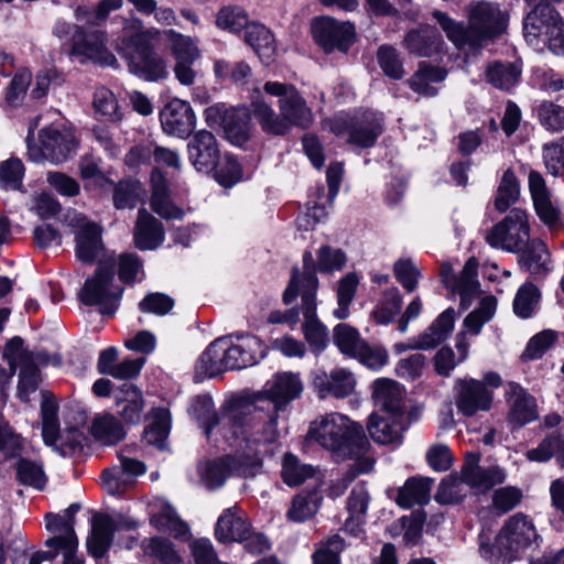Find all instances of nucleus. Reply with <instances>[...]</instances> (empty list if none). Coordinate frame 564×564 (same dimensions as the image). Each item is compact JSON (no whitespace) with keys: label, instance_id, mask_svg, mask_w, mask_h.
Segmentation results:
<instances>
[{"label":"nucleus","instance_id":"35","mask_svg":"<svg viewBox=\"0 0 564 564\" xmlns=\"http://www.w3.org/2000/svg\"><path fill=\"white\" fill-rule=\"evenodd\" d=\"M134 245L140 250H153L164 241V229L160 220L145 208H140L133 229Z\"/></svg>","mask_w":564,"mask_h":564},{"label":"nucleus","instance_id":"53","mask_svg":"<svg viewBox=\"0 0 564 564\" xmlns=\"http://www.w3.org/2000/svg\"><path fill=\"white\" fill-rule=\"evenodd\" d=\"M359 279L354 272L347 273L338 281L336 290L337 308L333 312L337 319H346L349 316V305L355 299Z\"/></svg>","mask_w":564,"mask_h":564},{"label":"nucleus","instance_id":"60","mask_svg":"<svg viewBox=\"0 0 564 564\" xmlns=\"http://www.w3.org/2000/svg\"><path fill=\"white\" fill-rule=\"evenodd\" d=\"M520 195V185L511 170L505 171L497 189L495 207L499 213H505Z\"/></svg>","mask_w":564,"mask_h":564},{"label":"nucleus","instance_id":"64","mask_svg":"<svg viewBox=\"0 0 564 564\" xmlns=\"http://www.w3.org/2000/svg\"><path fill=\"white\" fill-rule=\"evenodd\" d=\"M540 124L552 132L564 130V107L543 101L536 109Z\"/></svg>","mask_w":564,"mask_h":564},{"label":"nucleus","instance_id":"22","mask_svg":"<svg viewBox=\"0 0 564 564\" xmlns=\"http://www.w3.org/2000/svg\"><path fill=\"white\" fill-rule=\"evenodd\" d=\"M303 391V383L297 373L280 372L268 381L260 392L259 398L273 404V411L280 412Z\"/></svg>","mask_w":564,"mask_h":564},{"label":"nucleus","instance_id":"34","mask_svg":"<svg viewBox=\"0 0 564 564\" xmlns=\"http://www.w3.org/2000/svg\"><path fill=\"white\" fill-rule=\"evenodd\" d=\"M3 357L8 360L10 369L7 371L6 369L0 368L2 376L0 378V386L10 382L18 366L22 367L25 364H32L33 361L47 365L51 361L47 354L43 351L31 352L26 350L23 346V339L19 336H15L8 341L3 350Z\"/></svg>","mask_w":564,"mask_h":564},{"label":"nucleus","instance_id":"55","mask_svg":"<svg viewBox=\"0 0 564 564\" xmlns=\"http://www.w3.org/2000/svg\"><path fill=\"white\" fill-rule=\"evenodd\" d=\"M333 340L341 354L351 358L356 357L365 344L359 332L348 324H338L334 327Z\"/></svg>","mask_w":564,"mask_h":564},{"label":"nucleus","instance_id":"5","mask_svg":"<svg viewBox=\"0 0 564 564\" xmlns=\"http://www.w3.org/2000/svg\"><path fill=\"white\" fill-rule=\"evenodd\" d=\"M120 51L129 72L134 76L147 82H160L169 77L167 62L154 50L147 33H135L128 40L123 39Z\"/></svg>","mask_w":564,"mask_h":564},{"label":"nucleus","instance_id":"19","mask_svg":"<svg viewBox=\"0 0 564 564\" xmlns=\"http://www.w3.org/2000/svg\"><path fill=\"white\" fill-rule=\"evenodd\" d=\"M240 399L230 400L226 405L221 408L220 413H217L214 409L213 399L207 395H197L192 404V411L195 419L199 422L204 429V434L208 440L213 436H221L224 431H230V423L227 422V415L230 406Z\"/></svg>","mask_w":564,"mask_h":564},{"label":"nucleus","instance_id":"48","mask_svg":"<svg viewBox=\"0 0 564 564\" xmlns=\"http://www.w3.org/2000/svg\"><path fill=\"white\" fill-rule=\"evenodd\" d=\"M42 395L41 414L43 441L47 446L53 447L62 456H65L66 452L58 447L59 423L57 419V405L55 401L45 393H42Z\"/></svg>","mask_w":564,"mask_h":564},{"label":"nucleus","instance_id":"31","mask_svg":"<svg viewBox=\"0 0 564 564\" xmlns=\"http://www.w3.org/2000/svg\"><path fill=\"white\" fill-rule=\"evenodd\" d=\"M228 370H230V366L227 359L226 339L218 338L209 344L196 361L194 379L200 382Z\"/></svg>","mask_w":564,"mask_h":564},{"label":"nucleus","instance_id":"18","mask_svg":"<svg viewBox=\"0 0 564 564\" xmlns=\"http://www.w3.org/2000/svg\"><path fill=\"white\" fill-rule=\"evenodd\" d=\"M260 465L259 459L246 463L241 457L225 456L207 464L203 473V479L207 487L218 488L232 475L245 478L254 476Z\"/></svg>","mask_w":564,"mask_h":564},{"label":"nucleus","instance_id":"32","mask_svg":"<svg viewBox=\"0 0 564 564\" xmlns=\"http://www.w3.org/2000/svg\"><path fill=\"white\" fill-rule=\"evenodd\" d=\"M318 288V280L315 274V262L310 251H306L303 256V272L300 273L297 268L292 271V276L288 288L283 293L284 304H291L296 296L301 293L302 295H312L316 297V291Z\"/></svg>","mask_w":564,"mask_h":564},{"label":"nucleus","instance_id":"15","mask_svg":"<svg viewBox=\"0 0 564 564\" xmlns=\"http://www.w3.org/2000/svg\"><path fill=\"white\" fill-rule=\"evenodd\" d=\"M492 391L476 379H457L454 384V402L464 416H474L478 412L489 411L492 404Z\"/></svg>","mask_w":564,"mask_h":564},{"label":"nucleus","instance_id":"39","mask_svg":"<svg viewBox=\"0 0 564 564\" xmlns=\"http://www.w3.org/2000/svg\"><path fill=\"white\" fill-rule=\"evenodd\" d=\"M321 398L330 394L343 399L350 395L356 388V379L351 371L345 368H336L328 375L325 373L315 381Z\"/></svg>","mask_w":564,"mask_h":564},{"label":"nucleus","instance_id":"47","mask_svg":"<svg viewBox=\"0 0 564 564\" xmlns=\"http://www.w3.org/2000/svg\"><path fill=\"white\" fill-rule=\"evenodd\" d=\"M432 479L412 477L399 489L397 503L402 508H412L430 501Z\"/></svg>","mask_w":564,"mask_h":564},{"label":"nucleus","instance_id":"46","mask_svg":"<svg viewBox=\"0 0 564 564\" xmlns=\"http://www.w3.org/2000/svg\"><path fill=\"white\" fill-rule=\"evenodd\" d=\"M156 33L162 34L167 41L175 63L196 62L199 59L200 51L195 39L176 32L173 29H167L162 32L156 31Z\"/></svg>","mask_w":564,"mask_h":564},{"label":"nucleus","instance_id":"8","mask_svg":"<svg viewBox=\"0 0 564 564\" xmlns=\"http://www.w3.org/2000/svg\"><path fill=\"white\" fill-rule=\"evenodd\" d=\"M494 248L508 252H519L530 241L528 215L520 208H513L486 236Z\"/></svg>","mask_w":564,"mask_h":564},{"label":"nucleus","instance_id":"11","mask_svg":"<svg viewBox=\"0 0 564 564\" xmlns=\"http://www.w3.org/2000/svg\"><path fill=\"white\" fill-rule=\"evenodd\" d=\"M263 91L278 98L279 110L290 129L293 126L307 128L313 122V113L294 85L269 80Z\"/></svg>","mask_w":564,"mask_h":564},{"label":"nucleus","instance_id":"57","mask_svg":"<svg viewBox=\"0 0 564 564\" xmlns=\"http://www.w3.org/2000/svg\"><path fill=\"white\" fill-rule=\"evenodd\" d=\"M477 269L478 262L475 258H469L459 276H457V285L453 288V292H458L460 295L462 304L467 305V302L471 300L478 293L479 283L477 281Z\"/></svg>","mask_w":564,"mask_h":564},{"label":"nucleus","instance_id":"40","mask_svg":"<svg viewBox=\"0 0 564 564\" xmlns=\"http://www.w3.org/2000/svg\"><path fill=\"white\" fill-rule=\"evenodd\" d=\"M250 524L237 507L228 508L218 518L215 534L223 543L240 542L246 539Z\"/></svg>","mask_w":564,"mask_h":564},{"label":"nucleus","instance_id":"17","mask_svg":"<svg viewBox=\"0 0 564 564\" xmlns=\"http://www.w3.org/2000/svg\"><path fill=\"white\" fill-rule=\"evenodd\" d=\"M73 57L80 63L90 61L93 63L116 67V56L106 48L104 33L99 31L84 32L77 29L73 34Z\"/></svg>","mask_w":564,"mask_h":564},{"label":"nucleus","instance_id":"61","mask_svg":"<svg viewBox=\"0 0 564 564\" xmlns=\"http://www.w3.org/2000/svg\"><path fill=\"white\" fill-rule=\"evenodd\" d=\"M378 64L386 76L391 79H401L405 72L398 50L391 45L383 44L377 51Z\"/></svg>","mask_w":564,"mask_h":564},{"label":"nucleus","instance_id":"9","mask_svg":"<svg viewBox=\"0 0 564 564\" xmlns=\"http://www.w3.org/2000/svg\"><path fill=\"white\" fill-rule=\"evenodd\" d=\"M251 115V109L246 107L227 108L220 104L205 110L206 122L210 127H221L228 141L239 147L250 139Z\"/></svg>","mask_w":564,"mask_h":564},{"label":"nucleus","instance_id":"16","mask_svg":"<svg viewBox=\"0 0 564 564\" xmlns=\"http://www.w3.org/2000/svg\"><path fill=\"white\" fill-rule=\"evenodd\" d=\"M40 143L29 142L28 155L30 161L42 163L48 161L52 164H59L67 160L70 151L67 137L55 126H50L41 130Z\"/></svg>","mask_w":564,"mask_h":564},{"label":"nucleus","instance_id":"29","mask_svg":"<svg viewBox=\"0 0 564 564\" xmlns=\"http://www.w3.org/2000/svg\"><path fill=\"white\" fill-rule=\"evenodd\" d=\"M128 449L119 454L120 466L105 469L101 479L104 489L110 495H120L127 489V481L123 478L128 476H140L147 470L143 462L130 457Z\"/></svg>","mask_w":564,"mask_h":564},{"label":"nucleus","instance_id":"26","mask_svg":"<svg viewBox=\"0 0 564 564\" xmlns=\"http://www.w3.org/2000/svg\"><path fill=\"white\" fill-rule=\"evenodd\" d=\"M188 158L199 172H210L219 161V149L215 135L207 131L196 132L187 143Z\"/></svg>","mask_w":564,"mask_h":564},{"label":"nucleus","instance_id":"1","mask_svg":"<svg viewBox=\"0 0 564 564\" xmlns=\"http://www.w3.org/2000/svg\"><path fill=\"white\" fill-rule=\"evenodd\" d=\"M447 40L459 51L479 52L506 29V17L498 6L477 2L468 7V24L452 19L440 10L432 12Z\"/></svg>","mask_w":564,"mask_h":564},{"label":"nucleus","instance_id":"50","mask_svg":"<svg viewBox=\"0 0 564 564\" xmlns=\"http://www.w3.org/2000/svg\"><path fill=\"white\" fill-rule=\"evenodd\" d=\"M91 435L105 445H113L124 438L121 423L111 414H102L94 419L90 425Z\"/></svg>","mask_w":564,"mask_h":564},{"label":"nucleus","instance_id":"24","mask_svg":"<svg viewBox=\"0 0 564 564\" xmlns=\"http://www.w3.org/2000/svg\"><path fill=\"white\" fill-rule=\"evenodd\" d=\"M456 313L453 308L445 310L431 326L409 344H397L395 350L403 352L409 349H432L443 343L454 328Z\"/></svg>","mask_w":564,"mask_h":564},{"label":"nucleus","instance_id":"38","mask_svg":"<svg viewBox=\"0 0 564 564\" xmlns=\"http://www.w3.org/2000/svg\"><path fill=\"white\" fill-rule=\"evenodd\" d=\"M519 265L535 278L545 276L550 271L551 253L541 239L530 240L519 251Z\"/></svg>","mask_w":564,"mask_h":564},{"label":"nucleus","instance_id":"62","mask_svg":"<svg viewBox=\"0 0 564 564\" xmlns=\"http://www.w3.org/2000/svg\"><path fill=\"white\" fill-rule=\"evenodd\" d=\"M496 307V299L494 296H485L481 299L479 306L465 317L464 327L473 335H478L482 325L492 318Z\"/></svg>","mask_w":564,"mask_h":564},{"label":"nucleus","instance_id":"3","mask_svg":"<svg viewBox=\"0 0 564 564\" xmlns=\"http://www.w3.org/2000/svg\"><path fill=\"white\" fill-rule=\"evenodd\" d=\"M278 412L264 414L254 404L240 399L228 411L230 431H224L223 438L231 445L245 444L246 448L259 453L261 446L278 442Z\"/></svg>","mask_w":564,"mask_h":564},{"label":"nucleus","instance_id":"7","mask_svg":"<svg viewBox=\"0 0 564 564\" xmlns=\"http://www.w3.org/2000/svg\"><path fill=\"white\" fill-rule=\"evenodd\" d=\"M45 529L51 536L45 541L47 551H37L30 557L29 564H42L63 555L64 564H70V507L59 513L45 514Z\"/></svg>","mask_w":564,"mask_h":564},{"label":"nucleus","instance_id":"21","mask_svg":"<svg viewBox=\"0 0 564 564\" xmlns=\"http://www.w3.org/2000/svg\"><path fill=\"white\" fill-rule=\"evenodd\" d=\"M479 453H466L460 470L464 484L478 492H486L496 485H500L505 481L506 474L501 468L497 466L484 468L479 465Z\"/></svg>","mask_w":564,"mask_h":564},{"label":"nucleus","instance_id":"12","mask_svg":"<svg viewBox=\"0 0 564 564\" xmlns=\"http://www.w3.org/2000/svg\"><path fill=\"white\" fill-rule=\"evenodd\" d=\"M563 26V20L552 6L538 3L524 19L523 35L530 45L542 48L560 34Z\"/></svg>","mask_w":564,"mask_h":564},{"label":"nucleus","instance_id":"30","mask_svg":"<svg viewBox=\"0 0 564 564\" xmlns=\"http://www.w3.org/2000/svg\"><path fill=\"white\" fill-rule=\"evenodd\" d=\"M510 405L508 419L516 426H523L538 419L535 399L520 384L509 382L506 392Z\"/></svg>","mask_w":564,"mask_h":564},{"label":"nucleus","instance_id":"51","mask_svg":"<svg viewBox=\"0 0 564 564\" xmlns=\"http://www.w3.org/2000/svg\"><path fill=\"white\" fill-rule=\"evenodd\" d=\"M321 500L316 490L300 492L293 498L292 506L286 513L289 520L304 522L311 519L318 511Z\"/></svg>","mask_w":564,"mask_h":564},{"label":"nucleus","instance_id":"41","mask_svg":"<svg viewBox=\"0 0 564 564\" xmlns=\"http://www.w3.org/2000/svg\"><path fill=\"white\" fill-rule=\"evenodd\" d=\"M115 401L119 415L128 424H137L141 420L144 401L141 391L131 383H123L115 392Z\"/></svg>","mask_w":564,"mask_h":564},{"label":"nucleus","instance_id":"33","mask_svg":"<svg viewBox=\"0 0 564 564\" xmlns=\"http://www.w3.org/2000/svg\"><path fill=\"white\" fill-rule=\"evenodd\" d=\"M226 351L230 370L251 367L265 356V347L256 336H246L237 344H230L226 339Z\"/></svg>","mask_w":564,"mask_h":564},{"label":"nucleus","instance_id":"13","mask_svg":"<svg viewBox=\"0 0 564 564\" xmlns=\"http://www.w3.org/2000/svg\"><path fill=\"white\" fill-rule=\"evenodd\" d=\"M312 34L315 42L327 54L334 51L346 53L356 37L352 23L339 22L329 17L313 20Z\"/></svg>","mask_w":564,"mask_h":564},{"label":"nucleus","instance_id":"49","mask_svg":"<svg viewBox=\"0 0 564 564\" xmlns=\"http://www.w3.org/2000/svg\"><path fill=\"white\" fill-rule=\"evenodd\" d=\"M145 189L140 181L124 178L113 186L112 202L117 209H133L137 204L143 200Z\"/></svg>","mask_w":564,"mask_h":564},{"label":"nucleus","instance_id":"42","mask_svg":"<svg viewBox=\"0 0 564 564\" xmlns=\"http://www.w3.org/2000/svg\"><path fill=\"white\" fill-rule=\"evenodd\" d=\"M446 77L447 70L444 67L421 62L416 72L409 78L408 84L416 94L424 97H434L438 90L432 84L442 83Z\"/></svg>","mask_w":564,"mask_h":564},{"label":"nucleus","instance_id":"52","mask_svg":"<svg viewBox=\"0 0 564 564\" xmlns=\"http://www.w3.org/2000/svg\"><path fill=\"white\" fill-rule=\"evenodd\" d=\"M148 427L144 430V441L151 445L162 447L170 432V412L164 408H156L150 412Z\"/></svg>","mask_w":564,"mask_h":564},{"label":"nucleus","instance_id":"56","mask_svg":"<svg viewBox=\"0 0 564 564\" xmlns=\"http://www.w3.org/2000/svg\"><path fill=\"white\" fill-rule=\"evenodd\" d=\"M73 412L75 413L73 415V422L76 424V426L73 425V456L77 453L86 456L90 449L89 438L87 436V434L90 433V426L87 425L88 413L79 403L73 406Z\"/></svg>","mask_w":564,"mask_h":564},{"label":"nucleus","instance_id":"4","mask_svg":"<svg viewBox=\"0 0 564 564\" xmlns=\"http://www.w3.org/2000/svg\"><path fill=\"white\" fill-rule=\"evenodd\" d=\"M539 538L533 520L518 512L505 521L494 538L480 533L479 552L489 564H510Z\"/></svg>","mask_w":564,"mask_h":564},{"label":"nucleus","instance_id":"27","mask_svg":"<svg viewBox=\"0 0 564 564\" xmlns=\"http://www.w3.org/2000/svg\"><path fill=\"white\" fill-rule=\"evenodd\" d=\"M264 91L254 88L250 94V107L253 118L258 121L261 130L270 135L282 137L291 130L280 111L276 113L274 109L264 99Z\"/></svg>","mask_w":564,"mask_h":564},{"label":"nucleus","instance_id":"23","mask_svg":"<svg viewBox=\"0 0 564 564\" xmlns=\"http://www.w3.org/2000/svg\"><path fill=\"white\" fill-rule=\"evenodd\" d=\"M402 46L410 55L419 57L443 54L447 47L438 30L430 24H421L408 31L403 37Z\"/></svg>","mask_w":564,"mask_h":564},{"label":"nucleus","instance_id":"6","mask_svg":"<svg viewBox=\"0 0 564 564\" xmlns=\"http://www.w3.org/2000/svg\"><path fill=\"white\" fill-rule=\"evenodd\" d=\"M113 271L99 265L78 292V300L86 306H98L102 315H112L118 306L122 289L113 284Z\"/></svg>","mask_w":564,"mask_h":564},{"label":"nucleus","instance_id":"2","mask_svg":"<svg viewBox=\"0 0 564 564\" xmlns=\"http://www.w3.org/2000/svg\"><path fill=\"white\" fill-rule=\"evenodd\" d=\"M307 436L322 447L355 460L360 473H369L375 459L369 456L370 443L362 425L339 413L323 415L311 423Z\"/></svg>","mask_w":564,"mask_h":564},{"label":"nucleus","instance_id":"10","mask_svg":"<svg viewBox=\"0 0 564 564\" xmlns=\"http://www.w3.org/2000/svg\"><path fill=\"white\" fill-rule=\"evenodd\" d=\"M332 131L337 135L347 134L349 144L371 148L383 132V118L378 112L367 110L347 120H335Z\"/></svg>","mask_w":564,"mask_h":564},{"label":"nucleus","instance_id":"63","mask_svg":"<svg viewBox=\"0 0 564 564\" xmlns=\"http://www.w3.org/2000/svg\"><path fill=\"white\" fill-rule=\"evenodd\" d=\"M24 165L18 158H10L0 164V188L15 191L22 186Z\"/></svg>","mask_w":564,"mask_h":564},{"label":"nucleus","instance_id":"43","mask_svg":"<svg viewBox=\"0 0 564 564\" xmlns=\"http://www.w3.org/2000/svg\"><path fill=\"white\" fill-rule=\"evenodd\" d=\"M245 42L259 58L270 64L276 54V45L273 34L269 29L259 23H250L245 31Z\"/></svg>","mask_w":564,"mask_h":564},{"label":"nucleus","instance_id":"59","mask_svg":"<svg viewBox=\"0 0 564 564\" xmlns=\"http://www.w3.org/2000/svg\"><path fill=\"white\" fill-rule=\"evenodd\" d=\"M314 468L311 465L302 464L300 459L286 453L283 458L281 476L289 486H300L314 476Z\"/></svg>","mask_w":564,"mask_h":564},{"label":"nucleus","instance_id":"36","mask_svg":"<svg viewBox=\"0 0 564 564\" xmlns=\"http://www.w3.org/2000/svg\"><path fill=\"white\" fill-rule=\"evenodd\" d=\"M150 181L152 188L150 206L152 210L164 219H181L184 212L172 203L169 184L163 173L154 169Z\"/></svg>","mask_w":564,"mask_h":564},{"label":"nucleus","instance_id":"58","mask_svg":"<svg viewBox=\"0 0 564 564\" xmlns=\"http://www.w3.org/2000/svg\"><path fill=\"white\" fill-rule=\"evenodd\" d=\"M93 106L97 113L110 122H120L123 119V112L115 94L106 87L95 90Z\"/></svg>","mask_w":564,"mask_h":564},{"label":"nucleus","instance_id":"20","mask_svg":"<svg viewBox=\"0 0 564 564\" xmlns=\"http://www.w3.org/2000/svg\"><path fill=\"white\" fill-rule=\"evenodd\" d=\"M163 131L173 137L185 139L195 128V113L189 102L174 98L160 112Z\"/></svg>","mask_w":564,"mask_h":564},{"label":"nucleus","instance_id":"44","mask_svg":"<svg viewBox=\"0 0 564 564\" xmlns=\"http://www.w3.org/2000/svg\"><path fill=\"white\" fill-rule=\"evenodd\" d=\"M115 532L113 521L105 514L93 519L91 534L87 539V549L96 558H102L112 543Z\"/></svg>","mask_w":564,"mask_h":564},{"label":"nucleus","instance_id":"28","mask_svg":"<svg viewBox=\"0 0 564 564\" xmlns=\"http://www.w3.org/2000/svg\"><path fill=\"white\" fill-rule=\"evenodd\" d=\"M301 302V312L304 317L302 332L312 351L318 355L327 347V328L317 318L316 297H313L312 295H302Z\"/></svg>","mask_w":564,"mask_h":564},{"label":"nucleus","instance_id":"54","mask_svg":"<svg viewBox=\"0 0 564 564\" xmlns=\"http://www.w3.org/2000/svg\"><path fill=\"white\" fill-rule=\"evenodd\" d=\"M151 523L158 530L169 532L175 538H186L189 534V527L180 519L170 505H164L161 511L151 518Z\"/></svg>","mask_w":564,"mask_h":564},{"label":"nucleus","instance_id":"37","mask_svg":"<svg viewBox=\"0 0 564 564\" xmlns=\"http://www.w3.org/2000/svg\"><path fill=\"white\" fill-rule=\"evenodd\" d=\"M372 398L376 405L387 414L405 415L403 389L394 380L377 379L372 384Z\"/></svg>","mask_w":564,"mask_h":564},{"label":"nucleus","instance_id":"45","mask_svg":"<svg viewBox=\"0 0 564 564\" xmlns=\"http://www.w3.org/2000/svg\"><path fill=\"white\" fill-rule=\"evenodd\" d=\"M522 74V65L519 62L495 61L486 67L485 75L489 84L501 90H509L516 86Z\"/></svg>","mask_w":564,"mask_h":564},{"label":"nucleus","instance_id":"14","mask_svg":"<svg viewBox=\"0 0 564 564\" xmlns=\"http://www.w3.org/2000/svg\"><path fill=\"white\" fill-rule=\"evenodd\" d=\"M76 258L86 264H93L104 250L102 227L89 220L83 214H73Z\"/></svg>","mask_w":564,"mask_h":564},{"label":"nucleus","instance_id":"25","mask_svg":"<svg viewBox=\"0 0 564 564\" xmlns=\"http://www.w3.org/2000/svg\"><path fill=\"white\" fill-rule=\"evenodd\" d=\"M368 432L371 438L381 445H400L403 433L408 429L405 415L373 413L368 420Z\"/></svg>","mask_w":564,"mask_h":564}]
</instances>
